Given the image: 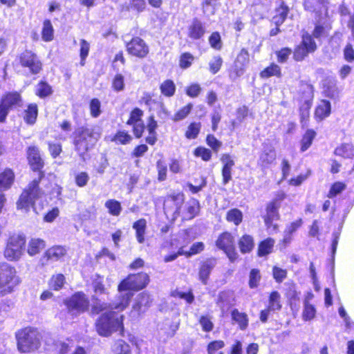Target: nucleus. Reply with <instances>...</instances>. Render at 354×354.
Returning <instances> with one entry per match:
<instances>
[{
    "label": "nucleus",
    "mask_w": 354,
    "mask_h": 354,
    "mask_svg": "<svg viewBox=\"0 0 354 354\" xmlns=\"http://www.w3.org/2000/svg\"><path fill=\"white\" fill-rule=\"evenodd\" d=\"M144 111L139 107H133L129 112V118L126 124L131 126L133 136L140 139L142 137L145 129L148 131V136L145 137V140L147 144L153 146L158 141V134L156 129L158 127V122L155 116L150 115L147 119V124L143 121Z\"/></svg>",
    "instance_id": "f257e3e1"
},
{
    "label": "nucleus",
    "mask_w": 354,
    "mask_h": 354,
    "mask_svg": "<svg viewBox=\"0 0 354 354\" xmlns=\"http://www.w3.org/2000/svg\"><path fill=\"white\" fill-rule=\"evenodd\" d=\"M101 136L102 131L97 126L82 125L76 128L71 135L74 150L80 157H84L95 148Z\"/></svg>",
    "instance_id": "f03ea898"
},
{
    "label": "nucleus",
    "mask_w": 354,
    "mask_h": 354,
    "mask_svg": "<svg viewBox=\"0 0 354 354\" xmlns=\"http://www.w3.org/2000/svg\"><path fill=\"white\" fill-rule=\"evenodd\" d=\"M124 315L114 310H107L102 313L96 319L94 326L97 333L102 337H108L114 332L119 330L124 333Z\"/></svg>",
    "instance_id": "7ed1b4c3"
},
{
    "label": "nucleus",
    "mask_w": 354,
    "mask_h": 354,
    "mask_svg": "<svg viewBox=\"0 0 354 354\" xmlns=\"http://www.w3.org/2000/svg\"><path fill=\"white\" fill-rule=\"evenodd\" d=\"M45 176L37 175V177L30 180L22 190L17 202L18 210L28 212L31 207H35L36 201L45 196V192L40 187V183Z\"/></svg>",
    "instance_id": "20e7f679"
},
{
    "label": "nucleus",
    "mask_w": 354,
    "mask_h": 354,
    "mask_svg": "<svg viewBox=\"0 0 354 354\" xmlns=\"http://www.w3.org/2000/svg\"><path fill=\"white\" fill-rule=\"evenodd\" d=\"M315 97V88L313 85L307 81L302 80L299 82L297 101L299 104V117L302 129L308 124Z\"/></svg>",
    "instance_id": "39448f33"
},
{
    "label": "nucleus",
    "mask_w": 354,
    "mask_h": 354,
    "mask_svg": "<svg viewBox=\"0 0 354 354\" xmlns=\"http://www.w3.org/2000/svg\"><path fill=\"white\" fill-rule=\"evenodd\" d=\"M287 197L283 191L278 192L274 197L265 205L264 213L261 214L266 228L273 232L279 231V225L277 223L281 219L279 209L281 203Z\"/></svg>",
    "instance_id": "423d86ee"
},
{
    "label": "nucleus",
    "mask_w": 354,
    "mask_h": 354,
    "mask_svg": "<svg viewBox=\"0 0 354 354\" xmlns=\"http://www.w3.org/2000/svg\"><path fill=\"white\" fill-rule=\"evenodd\" d=\"M17 268L6 261L0 262V296L11 294L21 283Z\"/></svg>",
    "instance_id": "0eeeda50"
},
{
    "label": "nucleus",
    "mask_w": 354,
    "mask_h": 354,
    "mask_svg": "<svg viewBox=\"0 0 354 354\" xmlns=\"http://www.w3.org/2000/svg\"><path fill=\"white\" fill-rule=\"evenodd\" d=\"M17 349L20 353H27L37 350L41 346L38 331L31 327H25L15 333Z\"/></svg>",
    "instance_id": "6e6552de"
},
{
    "label": "nucleus",
    "mask_w": 354,
    "mask_h": 354,
    "mask_svg": "<svg viewBox=\"0 0 354 354\" xmlns=\"http://www.w3.org/2000/svg\"><path fill=\"white\" fill-rule=\"evenodd\" d=\"M26 245V237L23 233H12L6 239L3 254L10 262L19 261L22 257Z\"/></svg>",
    "instance_id": "1a4fd4ad"
},
{
    "label": "nucleus",
    "mask_w": 354,
    "mask_h": 354,
    "mask_svg": "<svg viewBox=\"0 0 354 354\" xmlns=\"http://www.w3.org/2000/svg\"><path fill=\"white\" fill-rule=\"evenodd\" d=\"M68 314L73 317H78L90 309V299L83 291H76L63 300Z\"/></svg>",
    "instance_id": "9d476101"
},
{
    "label": "nucleus",
    "mask_w": 354,
    "mask_h": 354,
    "mask_svg": "<svg viewBox=\"0 0 354 354\" xmlns=\"http://www.w3.org/2000/svg\"><path fill=\"white\" fill-rule=\"evenodd\" d=\"M150 277L145 272L130 273L118 284L117 290L119 292L124 291L139 292L149 285Z\"/></svg>",
    "instance_id": "9b49d317"
},
{
    "label": "nucleus",
    "mask_w": 354,
    "mask_h": 354,
    "mask_svg": "<svg viewBox=\"0 0 354 354\" xmlns=\"http://www.w3.org/2000/svg\"><path fill=\"white\" fill-rule=\"evenodd\" d=\"M15 62L21 68L27 69L30 75H37L43 70V64L36 53L25 49L17 54Z\"/></svg>",
    "instance_id": "f8f14e48"
},
{
    "label": "nucleus",
    "mask_w": 354,
    "mask_h": 354,
    "mask_svg": "<svg viewBox=\"0 0 354 354\" xmlns=\"http://www.w3.org/2000/svg\"><path fill=\"white\" fill-rule=\"evenodd\" d=\"M215 245L223 252L230 263H234L240 260L236 248L235 238L232 232L225 230L220 233L215 241Z\"/></svg>",
    "instance_id": "ddd939ff"
},
{
    "label": "nucleus",
    "mask_w": 354,
    "mask_h": 354,
    "mask_svg": "<svg viewBox=\"0 0 354 354\" xmlns=\"http://www.w3.org/2000/svg\"><path fill=\"white\" fill-rule=\"evenodd\" d=\"M26 157L30 169L37 175L45 176V160L39 147L35 145L27 147Z\"/></svg>",
    "instance_id": "4468645a"
},
{
    "label": "nucleus",
    "mask_w": 354,
    "mask_h": 354,
    "mask_svg": "<svg viewBox=\"0 0 354 354\" xmlns=\"http://www.w3.org/2000/svg\"><path fill=\"white\" fill-rule=\"evenodd\" d=\"M301 39L299 44L292 50V59L295 62L304 61L310 54H313L317 50L315 40L311 36L301 35Z\"/></svg>",
    "instance_id": "2eb2a0df"
},
{
    "label": "nucleus",
    "mask_w": 354,
    "mask_h": 354,
    "mask_svg": "<svg viewBox=\"0 0 354 354\" xmlns=\"http://www.w3.org/2000/svg\"><path fill=\"white\" fill-rule=\"evenodd\" d=\"M124 46L128 55L136 59H144L150 53L149 44L138 36L132 37L129 41L125 42Z\"/></svg>",
    "instance_id": "dca6fc26"
},
{
    "label": "nucleus",
    "mask_w": 354,
    "mask_h": 354,
    "mask_svg": "<svg viewBox=\"0 0 354 354\" xmlns=\"http://www.w3.org/2000/svg\"><path fill=\"white\" fill-rule=\"evenodd\" d=\"M250 53L247 48H242L237 53L229 70V77L232 80L240 78L245 73L250 64Z\"/></svg>",
    "instance_id": "f3484780"
},
{
    "label": "nucleus",
    "mask_w": 354,
    "mask_h": 354,
    "mask_svg": "<svg viewBox=\"0 0 354 354\" xmlns=\"http://www.w3.org/2000/svg\"><path fill=\"white\" fill-rule=\"evenodd\" d=\"M328 0H303L302 6L306 12L314 15L316 19L330 17Z\"/></svg>",
    "instance_id": "a211bd4d"
},
{
    "label": "nucleus",
    "mask_w": 354,
    "mask_h": 354,
    "mask_svg": "<svg viewBox=\"0 0 354 354\" xmlns=\"http://www.w3.org/2000/svg\"><path fill=\"white\" fill-rule=\"evenodd\" d=\"M216 263L217 259L214 257L206 258L200 262L198 276L199 281L203 285L207 284L211 272L216 267Z\"/></svg>",
    "instance_id": "6ab92c4d"
},
{
    "label": "nucleus",
    "mask_w": 354,
    "mask_h": 354,
    "mask_svg": "<svg viewBox=\"0 0 354 354\" xmlns=\"http://www.w3.org/2000/svg\"><path fill=\"white\" fill-rule=\"evenodd\" d=\"M0 102L10 111L22 106L23 97L20 91H7L1 95Z\"/></svg>",
    "instance_id": "aec40b11"
},
{
    "label": "nucleus",
    "mask_w": 354,
    "mask_h": 354,
    "mask_svg": "<svg viewBox=\"0 0 354 354\" xmlns=\"http://www.w3.org/2000/svg\"><path fill=\"white\" fill-rule=\"evenodd\" d=\"M220 160L222 162L221 167V183L225 185L229 183L232 179V169L235 165V161L233 157L227 153H223L220 158Z\"/></svg>",
    "instance_id": "412c9836"
},
{
    "label": "nucleus",
    "mask_w": 354,
    "mask_h": 354,
    "mask_svg": "<svg viewBox=\"0 0 354 354\" xmlns=\"http://www.w3.org/2000/svg\"><path fill=\"white\" fill-rule=\"evenodd\" d=\"M67 254V249L65 246L55 245L48 248L41 259V261H45L41 263L42 266H45L49 261H58L64 259Z\"/></svg>",
    "instance_id": "4be33fe9"
},
{
    "label": "nucleus",
    "mask_w": 354,
    "mask_h": 354,
    "mask_svg": "<svg viewBox=\"0 0 354 354\" xmlns=\"http://www.w3.org/2000/svg\"><path fill=\"white\" fill-rule=\"evenodd\" d=\"M185 202V194L182 192H172L167 194L164 199V206L168 208H175L174 214L180 215L181 207Z\"/></svg>",
    "instance_id": "5701e85b"
},
{
    "label": "nucleus",
    "mask_w": 354,
    "mask_h": 354,
    "mask_svg": "<svg viewBox=\"0 0 354 354\" xmlns=\"http://www.w3.org/2000/svg\"><path fill=\"white\" fill-rule=\"evenodd\" d=\"M275 239L268 236L257 243L256 255L259 258H266L274 252Z\"/></svg>",
    "instance_id": "b1692460"
},
{
    "label": "nucleus",
    "mask_w": 354,
    "mask_h": 354,
    "mask_svg": "<svg viewBox=\"0 0 354 354\" xmlns=\"http://www.w3.org/2000/svg\"><path fill=\"white\" fill-rule=\"evenodd\" d=\"M206 33L204 24L197 18H194L188 26V37L192 40H200Z\"/></svg>",
    "instance_id": "393cba45"
},
{
    "label": "nucleus",
    "mask_w": 354,
    "mask_h": 354,
    "mask_svg": "<svg viewBox=\"0 0 354 354\" xmlns=\"http://www.w3.org/2000/svg\"><path fill=\"white\" fill-rule=\"evenodd\" d=\"M39 115V107L37 103L27 104L26 109L22 112V118L27 125L32 126L37 120Z\"/></svg>",
    "instance_id": "a878e982"
},
{
    "label": "nucleus",
    "mask_w": 354,
    "mask_h": 354,
    "mask_svg": "<svg viewBox=\"0 0 354 354\" xmlns=\"http://www.w3.org/2000/svg\"><path fill=\"white\" fill-rule=\"evenodd\" d=\"M237 245L241 254H250L255 248L254 238L250 234H243L238 239Z\"/></svg>",
    "instance_id": "bb28decb"
},
{
    "label": "nucleus",
    "mask_w": 354,
    "mask_h": 354,
    "mask_svg": "<svg viewBox=\"0 0 354 354\" xmlns=\"http://www.w3.org/2000/svg\"><path fill=\"white\" fill-rule=\"evenodd\" d=\"M15 182V174L12 169L6 167L0 172V192L8 191Z\"/></svg>",
    "instance_id": "cd10ccee"
},
{
    "label": "nucleus",
    "mask_w": 354,
    "mask_h": 354,
    "mask_svg": "<svg viewBox=\"0 0 354 354\" xmlns=\"http://www.w3.org/2000/svg\"><path fill=\"white\" fill-rule=\"evenodd\" d=\"M331 114V104L327 100H321L315 106L314 111V118L317 122H322Z\"/></svg>",
    "instance_id": "c85d7f7f"
},
{
    "label": "nucleus",
    "mask_w": 354,
    "mask_h": 354,
    "mask_svg": "<svg viewBox=\"0 0 354 354\" xmlns=\"http://www.w3.org/2000/svg\"><path fill=\"white\" fill-rule=\"evenodd\" d=\"M317 132L313 129H306V130L301 135V139L299 142V151L303 153L309 149L314 140L317 137Z\"/></svg>",
    "instance_id": "c756f323"
},
{
    "label": "nucleus",
    "mask_w": 354,
    "mask_h": 354,
    "mask_svg": "<svg viewBox=\"0 0 354 354\" xmlns=\"http://www.w3.org/2000/svg\"><path fill=\"white\" fill-rule=\"evenodd\" d=\"M200 203L195 198H190L187 202L183 212L184 220H192L195 218L200 212Z\"/></svg>",
    "instance_id": "7c9ffc66"
},
{
    "label": "nucleus",
    "mask_w": 354,
    "mask_h": 354,
    "mask_svg": "<svg viewBox=\"0 0 354 354\" xmlns=\"http://www.w3.org/2000/svg\"><path fill=\"white\" fill-rule=\"evenodd\" d=\"M290 8L285 1H281L278 7L275 8V15L272 21L275 26H281L286 20Z\"/></svg>",
    "instance_id": "2f4dec72"
},
{
    "label": "nucleus",
    "mask_w": 354,
    "mask_h": 354,
    "mask_svg": "<svg viewBox=\"0 0 354 354\" xmlns=\"http://www.w3.org/2000/svg\"><path fill=\"white\" fill-rule=\"evenodd\" d=\"M231 319L233 324L238 325L241 330H245L249 325V318L246 313L240 312L237 308H234L231 311Z\"/></svg>",
    "instance_id": "473e14b6"
},
{
    "label": "nucleus",
    "mask_w": 354,
    "mask_h": 354,
    "mask_svg": "<svg viewBox=\"0 0 354 354\" xmlns=\"http://www.w3.org/2000/svg\"><path fill=\"white\" fill-rule=\"evenodd\" d=\"M46 246V241L41 238H31L27 247V253L30 257L39 254Z\"/></svg>",
    "instance_id": "72a5a7b5"
},
{
    "label": "nucleus",
    "mask_w": 354,
    "mask_h": 354,
    "mask_svg": "<svg viewBox=\"0 0 354 354\" xmlns=\"http://www.w3.org/2000/svg\"><path fill=\"white\" fill-rule=\"evenodd\" d=\"M110 140L117 145H127L133 140L131 133L124 129H118L111 137Z\"/></svg>",
    "instance_id": "f704fd0d"
},
{
    "label": "nucleus",
    "mask_w": 354,
    "mask_h": 354,
    "mask_svg": "<svg viewBox=\"0 0 354 354\" xmlns=\"http://www.w3.org/2000/svg\"><path fill=\"white\" fill-rule=\"evenodd\" d=\"M259 77L266 80L272 77L281 78L282 77V71L281 67L274 62H271L268 66L265 67L259 73Z\"/></svg>",
    "instance_id": "c9c22d12"
},
{
    "label": "nucleus",
    "mask_w": 354,
    "mask_h": 354,
    "mask_svg": "<svg viewBox=\"0 0 354 354\" xmlns=\"http://www.w3.org/2000/svg\"><path fill=\"white\" fill-rule=\"evenodd\" d=\"M147 227V221L143 218L133 223L132 227L135 230L136 238L139 243H143L145 241Z\"/></svg>",
    "instance_id": "e433bc0d"
},
{
    "label": "nucleus",
    "mask_w": 354,
    "mask_h": 354,
    "mask_svg": "<svg viewBox=\"0 0 354 354\" xmlns=\"http://www.w3.org/2000/svg\"><path fill=\"white\" fill-rule=\"evenodd\" d=\"M286 297L292 315H297L300 309V293L295 290H289L286 293Z\"/></svg>",
    "instance_id": "4c0bfd02"
},
{
    "label": "nucleus",
    "mask_w": 354,
    "mask_h": 354,
    "mask_svg": "<svg viewBox=\"0 0 354 354\" xmlns=\"http://www.w3.org/2000/svg\"><path fill=\"white\" fill-rule=\"evenodd\" d=\"M333 153L344 159L354 157V145L351 143H342L334 149Z\"/></svg>",
    "instance_id": "58836bf2"
},
{
    "label": "nucleus",
    "mask_w": 354,
    "mask_h": 354,
    "mask_svg": "<svg viewBox=\"0 0 354 354\" xmlns=\"http://www.w3.org/2000/svg\"><path fill=\"white\" fill-rule=\"evenodd\" d=\"M159 89L163 97L171 98L176 94V86L173 80L166 79L160 84Z\"/></svg>",
    "instance_id": "ea45409f"
},
{
    "label": "nucleus",
    "mask_w": 354,
    "mask_h": 354,
    "mask_svg": "<svg viewBox=\"0 0 354 354\" xmlns=\"http://www.w3.org/2000/svg\"><path fill=\"white\" fill-rule=\"evenodd\" d=\"M153 299L151 295L147 292H142L138 295V299L136 303L133 305V308L138 312H144L151 306Z\"/></svg>",
    "instance_id": "a19ab883"
},
{
    "label": "nucleus",
    "mask_w": 354,
    "mask_h": 354,
    "mask_svg": "<svg viewBox=\"0 0 354 354\" xmlns=\"http://www.w3.org/2000/svg\"><path fill=\"white\" fill-rule=\"evenodd\" d=\"M66 283V277L62 273L53 274L48 281L50 290L59 291L62 290Z\"/></svg>",
    "instance_id": "79ce46f5"
},
{
    "label": "nucleus",
    "mask_w": 354,
    "mask_h": 354,
    "mask_svg": "<svg viewBox=\"0 0 354 354\" xmlns=\"http://www.w3.org/2000/svg\"><path fill=\"white\" fill-rule=\"evenodd\" d=\"M125 292V293L121 294L118 297L117 302L111 308V309L122 311L129 306L130 301L133 296V293L130 291Z\"/></svg>",
    "instance_id": "37998d69"
},
{
    "label": "nucleus",
    "mask_w": 354,
    "mask_h": 354,
    "mask_svg": "<svg viewBox=\"0 0 354 354\" xmlns=\"http://www.w3.org/2000/svg\"><path fill=\"white\" fill-rule=\"evenodd\" d=\"M53 93V87L45 80L39 81L35 90V95L40 99L46 98L50 96Z\"/></svg>",
    "instance_id": "c03bdc74"
},
{
    "label": "nucleus",
    "mask_w": 354,
    "mask_h": 354,
    "mask_svg": "<svg viewBox=\"0 0 354 354\" xmlns=\"http://www.w3.org/2000/svg\"><path fill=\"white\" fill-rule=\"evenodd\" d=\"M331 29V26H324V24H320L317 21L314 26V28L312 31V34L306 32L303 33L304 35L311 36L312 39H320L324 36L328 35V30Z\"/></svg>",
    "instance_id": "a18cd8bd"
},
{
    "label": "nucleus",
    "mask_w": 354,
    "mask_h": 354,
    "mask_svg": "<svg viewBox=\"0 0 354 354\" xmlns=\"http://www.w3.org/2000/svg\"><path fill=\"white\" fill-rule=\"evenodd\" d=\"M262 276L259 268H251L248 273V286L250 289L258 288L261 284Z\"/></svg>",
    "instance_id": "49530a36"
},
{
    "label": "nucleus",
    "mask_w": 354,
    "mask_h": 354,
    "mask_svg": "<svg viewBox=\"0 0 354 354\" xmlns=\"http://www.w3.org/2000/svg\"><path fill=\"white\" fill-rule=\"evenodd\" d=\"M41 35L45 42H50L54 39V28L50 19L44 20Z\"/></svg>",
    "instance_id": "de8ad7c7"
},
{
    "label": "nucleus",
    "mask_w": 354,
    "mask_h": 354,
    "mask_svg": "<svg viewBox=\"0 0 354 354\" xmlns=\"http://www.w3.org/2000/svg\"><path fill=\"white\" fill-rule=\"evenodd\" d=\"M193 106L194 105L192 102H188L181 106L174 113L171 117V120L174 122H177L185 120L191 113Z\"/></svg>",
    "instance_id": "09e8293b"
},
{
    "label": "nucleus",
    "mask_w": 354,
    "mask_h": 354,
    "mask_svg": "<svg viewBox=\"0 0 354 354\" xmlns=\"http://www.w3.org/2000/svg\"><path fill=\"white\" fill-rule=\"evenodd\" d=\"M267 308L272 312L279 311L281 309V295L277 290L272 291L268 297V304Z\"/></svg>",
    "instance_id": "8fccbe9b"
},
{
    "label": "nucleus",
    "mask_w": 354,
    "mask_h": 354,
    "mask_svg": "<svg viewBox=\"0 0 354 354\" xmlns=\"http://www.w3.org/2000/svg\"><path fill=\"white\" fill-rule=\"evenodd\" d=\"M275 160L276 156L274 154V149H271L268 151L264 150L259 156V165L261 167L266 168L272 164Z\"/></svg>",
    "instance_id": "3c124183"
},
{
    "label": "nucleus",
    "mask_w": 354,
    "mask_h": 354,
    "mask_svg": "<svg viewBox=\"0 0 354 354\" xmlns=\"http://www.w3.org/2000/svg\"><path fill=\"white\" fill-rule=\"evenodd\" d=\"M243 218V212L238 208L229 209L225 215L226 221L233 223L235 226L239 225L242 223Z\"/></svg>",
    "instance_id": "603ef678"
},
{
    "label": "nucleus",
    "mask_w": 354,
    "mask_h": 354,
    "mask_svg": "<svg viewBox=\"0 0 354 354\" xmlns=\"http://www.w3.org/2000/svg\"><path fill=\"white\" fill-rule=\"evenodd\" d=\"M201 123L200 122H190L185 131V137L188 140L196 139L201 131Z\"/></svg>",
    "instance_id": "864d4df0"
},
{
    "label": "nucleus",
    "mask_w": 354,
    "mask_h": 354,
    "mask_svg": "<svg viewBox=\"0 0 354 354\" xmlns=\"http://www.w3.org/2000/svg\"><path fill=\"white\" fill-rule=\"evenodd\" d=\"M91 314L92 315H97L100 313L106 312L107 310L111 308L110 304L102 302L98 298H95L93 304L90 305Z\"/></svg>",
    "instance_id": "5fc2aeb1"
},
{
    "label": "nucleus",
    "mask_w": 354,
    "mask_h": 354,
    "mask_svg": "<svg viewBox=\"0 0 354 354\" xmlns=\"http://www.w3.org/2000/svg\"><path fill=\"white\" fill-rule=\"evenodd\" d=\"M105 207L108 209L110 215L118 216L122 212V205L120 201L115 199H109L104 203Z\"/></svg>",
    "instance_id": "6e6d98bb"
},
{
    "label": "nucleus",
    "mask_w": 354,
    "mask_h": 354,
    "mask_svg": "<svg viewBox=\"0 0 354 354\" xmlns=\"http://www.w3.org/2000/svg\"><path fill=\"white\" fill-rule=\"evenodd\" d=\"M157 170V180L159 182H163L167 178V165L164 159H158L156 162Z\"/></svg>",
    "instance_id": "4d7b16f0"
},
{
    "label": "nucleus",
    "mask_w": 354,
    "mask_h": 354,
    "mask_svg": "<svg viewBox=\"0 0 354 354\" xmlns=\"http://www.w3.org/2000/svg\"><path fill=\"white\" fill-rule=\"evenodd\" d=\"M346 189V185L342 181H335L330 185L326 196L328 198H334Z\"/></svg>",
    "instance_id": "13d9d810"
},
{
    "label": "nucleus",
    "mask_w": 354,
    "mask_h": 354,
    "mask_svg": "<svg viewBox=\"0 0 354 354\" xmlns=\"http://www.w3.org/2000/svg\"><path fill=\"white\" fill-rule=\"evenodd\" d=\"M225 346V342L222 339L211 341L207 345V354H224L222 349Z\"/></svg>",
    "instance_id": "bf43d9fd"
},
{
    "label": "nucleus",
    "mask_w": 354,
    "mask_h": 354,
    "mask_svg": "<svg viewBox=\"0 0 354 354\" xmlns=\"http://www.w3.org/2000/svg\"><path fill=\"white\" fill-rule=\"evenodd\" d=\"M184 91L187 97L194 99L201 94L203 88L199 83L192 82L185 86Z\"/></svg>",
    "instance_id": "052dcab7"
},
{
    "label": "nucleus",
    "mask_w": 354,
    "mask_h": 354,
    "mask_svg": "<svg viewBox=\"0 0 354 354\" xmlns=\"http://www.w3.org/2000/svg\"><path fill=\"white\" fill-rule=\"evenodd\" d=\"M316 313L317 310L313 304L308 302V301L304 302V309L301 315L304 321L309 322L313 320L315 317Z\"/></svg>",
    "instance_id": "680f3d73"
},
{
    "label": "nucleus",
    "mask_w": 354,
    "mask_h": 354,
    "mask_svg": "<svg viewBox=\"0 0 354 354\" xmlns=\"http://www.w3.org/2000/svg\"><path fill=\"white\" fill-rule=\"evenodd\" d=\"M111 88L114 92L119 93L125 88V79L122 73H117L111 80Z\"/></svg>",
    "instance_id": "e2e57ef3"
},
{
    "label": "nucleus",
    "mask_w": 354,
    "mask_h": 354,
    "mask_svg": "<svg viewBox=\"0 0 354 354\" xmlns=\"http://www.w3.org/2000/svg\"><path fill=\"white\" fill-rule=\"evenodd\" d=\"M322 89V93L326 97L336 99L339 97V91L335 84L326 83L323 85Z\"/></svg>",
    "instance_id": "0e129e2a"
},
{
    "label": "nucleus",
    "mask_w": 354,
    "mask_h": 354,
    "mask_svg": "<svg viewBox=\"0 0 354 354\" xmlns=\"http://www.w3.org/2000/svg\"><path fill=\"white\" fill-rule=\"evenodd\" d=\"M208 41L210 47L216 50H221L223 48V41L219 32H212L209 37Z\"/></svg>",
    "instance_id": "69168bd1"
},
{
    "label": "nucleus",
    "mask_w": 354,
    "mask_h": 354,
    "mask_svg": "<svg viewBox=\"0 0 354 354\" xmlns=\"http://www.w3.org/2000/svg\"><path fill=\"white\" fill-rule=\"evenodd\" d=\"M194 59L195 58L191 53L184 52L179 56V67L183 70L187 69L192 65Z\"/></svg>",
    "instance_id": "338daca9"
},
{
    "label": "nucleus",
    "mask_w": 354,
    "mask_h": 354,
    "mask_svg": "<svg viewBox=\"0 0 354 354\" xmlns=\"http://www.w3.org/2000/svg\"><path fill=\"white\" fill-rule=\"evenodd\" d=\"M195 157L201 158L203 161L208 162L212 159V150L203 146L196 147L193 151Z\"/></svg>",
    "instance_id": "774afa93"
}]
</instances>
